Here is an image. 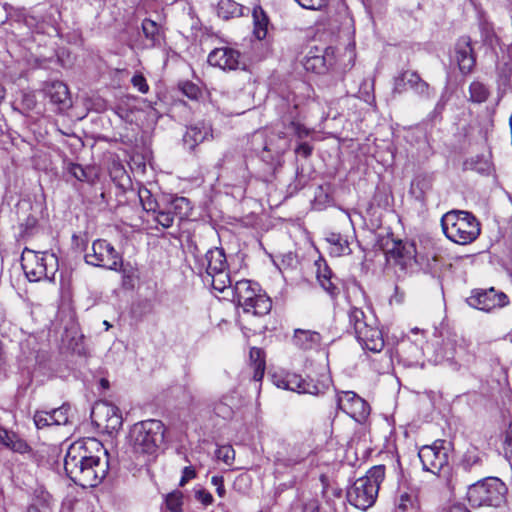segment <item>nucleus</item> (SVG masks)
Here are the masks:
<instances>
[{"instance_id":"nucleus-39","label":"nucleus","mask_w":512,"mask_h":512,"mask_svg":"<svg viewBox=\"0 0 512 512\" xmlns=\"http://www.w3.org/2000/svg\"><path fill=\"white\" fill-rule=\"evenodd\" d=\"M68 173L73 176L75 179L81 182H93L94 174L92 168H84L76 163H69L67 166Z\"/></svg>"},{"instance_id":"nucleus-19","label":"nucleus","mask_w":512,"mask_h":512,"mask_svg":"<svg viewBox=\"0 0 512 512\" xmlns=\"http://www.w3.org/2000/svg\"><path fill=\"white\" fill-rule=\"evenodd\" d=\"M277 463L291 468L301 464L313 465V450L309 445L303 443L289 446L284 454H278Z\"/></svg>"},{"instance_id":"nucleus-9","label":"nucleus","mask_w":512,"mask_h":512,"mask_svg":"<svg viewBox=\"0 0 512 512\" xmlns=\"http://www.w3.org/2000/svg\"><path fill=\"white\" fill-rule=\"evenodd\" d=\"M348 318L354 329L356 339L363 349L373 353H379L383 350L385 345L383 334L374 319L369 321L364 312L356 307L349 310Z\"/></svg>"},{"instance_id":"nucleus-16","label":"nucleus","mask_w":512,"mask_h":512,"mask_svg":"<svg viewBox=\"0 0 512 512\" xmlns=\"http://www.w3.org/2000/svg\"><path fill=\"white\" fill-rule=\"evenodd\" d=\"M337 407L357 422H363L370 414L369 404L353 391H341L336 395Z\"/></svg>"},{"instance_id":"nucleus-37","label":"nucleus","mask_w":512,"mask_h":512,"mask_svg":"<svg viewBox=\"0 0 512 512\" xmlns=\"http://www.w3.org/2000/svg\"><path fill=\"white\" fill-rule=\"evenodd\" d=\"M484 453L479 451L476 447L467 449L463 455L462 465L465 470H471L474 467L481 466L484 459Z\"/></svg>"},{"instance_id":"nucleus-3","label":"nucleus","mask_w":512,"mask_h":512,"mask_svg":"<svg viewBox=\"0 0 512 512\" xmlns=\"http://www.w3.org/2000/svg\"><path fill=\"white\" fill-rule=\"evenodd\" d=\"M195 268L205 283L214 290L224 292L231 287L232 279L227 272V260L222 248L209 249L203 256H195Z\"/></svg>"},{"instance_id":"nucleus-52","label":"nucleus","mask_w":512,"mask_h":512,"mask_svg":"<svg viewBox=\"0 0 512 512\" xmlns=\"http://www.w3.org/2000/svg\"><path fill=\"white\" fill-rule=\"evenodd\" d=\"M297 139L300 142L295 148V153L304 158L309 157L312 154L313 146L310 143L303 141L305 138H303V139L297 138Z\"/></svg>"},{"instance_id":"nucleus-42","label":"nucleus","mask_w":512,"mask_h":512,"mask_svg":"<svg viewBox=\"0 0 512 512\" xmlns=\"http://www.w3.org/2000/svg\"><path fill=\"white\" fill-rule=\"evenodd\" d=\"M418 270L429 272L436 267L437 257L434 253L427 252L422 254L417 251Z\"/></svg>"},{"instance_id":"nucleus-53","label":"nucleus","mask_w":512,"mask_h":512,"mask_svg":"<svg viewBox=\"0 0 512 512\" xmlns=\"http://www.w3.org/2000/svg\"><path fill=\"white\" fill-rule=\"evenodd\" d=\"M504 453L506 458L509 461H512V422L509 425V428L506 432V437L504 441Z\"/></svg>"},{"instance_id":"nucleus-14","label":"nucleus","mask_w":512,"mask_h":512,"mask_svg":"<svg viewBox=\"0 0 512 512\" xmlns=\"http://www.w3.org/2000/svg\"><path fill=\"white\" fill-rule=\"evenodd\" d=\"M85 261L90 265L115 271L122 265L120 254L109 242L101 239L93 242L91 252L85 255Z\"/></svg>"},{"instance_id":"nucleus-41","label":"nucleus","mask_w":512,"mask_h":512,"mask_svg":"<svg viewBox=\"0 0 512 512\" xmlns=\"http://www.w3.org/2000/svg\"><path fill=\"white\" fill-rule=\"evenodd\" d=\"M165 505L170 512H182L183 508V493L179 490H174L165 496Z\"/></svg>"},{"instance_id":"nucleus-8","label":"nucleus","mask_w":512,"mask_h":512,"mask_svg":"<svg viewBox=\"0 0 512 512\" xmlns=\"http://www.w3.org/2000/svg\"><path fill=\"white\" fill-rule=\"evenodd\" d=\"M21 266L31 282L52 280L58 270V258L49 251L37 252L25 248L21 255Z\"/></svg>"},{"instance_id":"nucleus-21","label":"nucleus","mask_w":512,"mask_h":512,"mask_svg":"<svg viewBox=\"0 0 512 512\" xmlns=\"http://www.w3.org/2000/svg\"><path fill=\"white\" fill-rule=\"evenodd\" d=\"M455 60L462 73L471 72L475 65V57L469 37H461L455 46Z\"/></svg>"},{"instance_id":"nucleus-54","label":"nucleus","mask_w":512,"mask_h":512,"mask_svg":"<svg viewBox=\"0 0 512 512\" xmlns=\"http://www.w3.org/2000/svg\"><path fill=\"white\" fill-rule=\"evenodd\" d=\"M249 356L252 366H257L258 364H260V362L265 363L264 352L260 348L252 347L250 349Z\"/></svg>"},{"instance_id":"nucleus-23","label":"nucleus","mask_w":512,"mask_h":512,"mask_svg":"<svg viewBox=\"0 0 512 512\" xmlns=\"http://www.w3.org/2000/svg\"><path fill=\"white\" fill-rule=\"evenodd\" d=\"M209 137H212L211 126L205 122H198L187 128L183 140L186 145L193 149Z\"/></svg>"},{"instance_id":"nucleus-34","label":"nucleus","mask_w":512,"mask_h":512,"mask_svg":"<svg viewBox=\"0 0 512 512\" xmlns=\"http://www.w3.org/2000/svg\"><path fill=\"white\" fill-rule=\"evenodd\" d=\"M467 169L474 170L480 174H489L492 170V164L488 155H477L471 157L465 162Z\"/></svg>"},{"instance_id":"nucleus-59","label":"nucleus","mask_w":512,"mask_h":512,"mask_svg":"<svg viewBox=\"0 0 512 512\" xmlns=\"http://www.w3.org/2000/svg\"><path fill=\"white\" fill-rule=\"evenodd\" d=\"M407 82L406 79H404V72H402L400 75L395 77L394 79V87L393 91L395 93H402L406 89Z\"/></svg>"},{"instance_id":"nucleus-62","label":"nucleus","mask_w":512,"mask_h":512,"mask_svg":"<svg viewBox=\"0 0 512 512\" xmlns=\"http://www.w3.org/2000/svg\"><path fill=\"white\" fill-rule=\"evenodd\" d=\"M451 512H470L465 506L461 504L454 505L451 508Z\"/></svg>"},{"instance_id":"nucleus-12","label":"nucleus","mask_w":512,"mask_h":512,"mask_svg":"<svg viewBox=\"0 0 512 512\" xmlns=\"http://www.w3.org/2000/svg\"><path fill=\"white\" fill-rule=\"evenodd\" d=\"M450 445L445 440H436L419 449L418 456L425 471L439 474L449 464Z\"/></svg>"},{"instance_id":"nucleus-61","label":"nucleus","mask_w":512,"mask_h":512,"mask_svg":"<svg viewBox=\"0 0 512 512\" xmlns=\"http://www.w3.org/2000/svg\"><path fill=\"white\" fill-rule=\"evenodd\" d=\"M265 366H266V363H262V362H260V364H258L257 366H253V370H254L253 379L255 382H259L262 380V378L264 376V372H265Z\"/></svg>"},{"instance_id":"nucleus-49","label":"nucleus","mask_w":512,"mask_h":512,"mask_svg":"<svg viewBox=\"0 0 512 512\" xmlns=\"http://www.w3.org/2000/svg\"><path fill=\"white\" fill-rule=\"evenodd\" d=\"M131 83L135 89H137L139 92L145 94L149 90V85L147 84V81L145 77L141 73H136L132 79Z\"/></svg>"},{"instance_id":"nucleus-25","label":"nucleus","mask_w":512,"mask_h":512,"mask_svg":"<svg viewBox=\"0 0 512 512\" xmlns=\"http://www.w3.org/2000/svg\"><path fill=\"white\" fill-rule=\"evenodd\" d=\"M0 444L8 448L9 450L19 453L26 454L31 451L28 443L20 437L18 434L8 431L0 426Z\"/></svg>"},{"instance_id":"nucleus-50","label":"nucleus","mask_w":512,"mask_h":512,"mask_svg":"<svg viewBox=\"0 0 512 512\" xmlns=\"http://www.w3.org/2000/svg\"><path fill=\"white\" fill-rule=\"evenodd\" d=\"M301 7L309 10H320L327 4V0H295Z\"/></svg>"},{"instance_id":"nucleus-29","label":"nucleus","mask_w":512,"mask_h":512,"mask_svg":"<svg viewBox=\"0 0 512 512\" xmlns=\"http://www.w3.org/2000/svg\"><path fill=\"white\" fill-rule=\"evenodd\" d=\"M303 66L307 71L321 74L328 69L327 58L325 55L310 51L304 59Z\"/></svg>"},{"instance_id":"nucleus-32","label":"nucleus","mask_w":512,"mask_h":512,"mask_svg":"<svg viewBox=\"0 0 512 512\" xmlns=\"http://www.w3.org/2000/svg\"><path fill=\"white\" fill-rule=\"evenodd\" d=\"M289 145V141L286 139L284 133L281 132L277 137H269L268 140L265 141L263 149L264 151L271 152L276 156H281L287 151Z\"/></svg>"},{"instance_id":"nucleus-22","label":"nucleus","mask_w":512,"mask_h":512,"mask_svg":"<svg viewBox=\"0 0 512 512\" xmlns=\"http://www.w3.org/2000/svg\"><path fill=\"white\" fill-rule=\"evenodd\" d=\"M141 27L145 41L138 42L129 40V46L133 49H144L155 46L159 41V25L151 19H144Z\"/></svg>"},{"instance_id":"nucleus-1","label":"nucleus","mask_w":512,"mask_h":512,"mask_svg":"<svg viewBox=\"0 0 512 512\" xmlns=\"http://www.w3.org/2000/svg\"><path fill=\"white\" fill-rule=\"evenodd\" d=\"M64 469L75 484L83 488L96 487L107 476L108 452L95 438L77 441L66 452Z\"/></svg>"},{"instance_id":"nucleus-13","label":"nucleus","mask_w":512,"mask_h":512,"mask_svg":"<svg viewBox=\"0 0 512 512\" xmlns=\"http://www.w3.org/2000/svg\"><path fill=\"white\" fill-rule=\"evenodd\" d=\"M387 261L398 267L404 273H414L418 271L417 248L411 241H396L393 247L386 251Z\"/></svg>"},{"instance_id":"nucleus-11","label":"nucleus","mask_w":512,"mask_h":512,"mask_svg":"<svg viewBox=\"0 0 512 512\" xmlns=\"http://www.w3.org/2000/svg\"><path fill=\"white\" fill-rule=\"evenodd\" d=\"M434 361L436 363L447 362L454 368H458L471 359L468 345L464 339H458L455 334L449 333L445 339L436 344Z\"/></svg>"},{"instance_id":"nucleus-24","label":"nucleus","mask_w":512,"mask_h":512,"mask_svg":"<svg viewBox=\"0 0 512 512\" xmlns=\"http://www.w3.org/2000/svg\"><path fill=\"white\" fill-rule=\"evenodd\" d=\"M322 337L316 331L296 329L294 331L293 343L302 350H315L321 345Z\"/></svg>"},{"instance_id":"nucleus-43","label":"nucleus","mask_w":512,"mask_h":512,"mask_svg":"<svg viewBox=\"0 0 512 512\" xmlns=\"http://www.w3.org/2000/svg\"><path fill=\"white\" fill-rule=\"evenodd\" d=\"M71 407L69 405H62L59 408L53 409L51 411L54 425L60 426V425H66L69 422L70 416H71Z\"/></svg>"},{"instance_id":"nucleus-26","label":"nucleus","mask_w":512,"mask_h":512,"mask_svg":"<svg viewBox=\"0 0 512 512\" xmlns=\"http://www.w3.org/2000/svg\"><path fill=\"white\" fill-rule=\"evenodd\" d=\"M249 12V8L234 0H220L217 5V14L224 20L240 17Z\"/></svg>"},{"instance_id":"nucleus-31","label":"nucleus","mask_w":512,"mask_h":512,"mask_svg":"<svg viewBox=\"0 0 512 512\" xmlns=\"http://www.w3.org/2000/svg\"><path fill=\"white\" fill-rule=\"evenodd\" d=\"M327 241L330 244L331 255L340 257L351 253L348 240L342 237L340 234L331 233L327 237Z\"/></svg>"},{"instance_id":"nucleus-64","label":"nucleus","mask_w":512,"mask_h":512,"mask_svg":"<svg viewBox=\"0 0 512 512\" xmlns=\"http://www.w3.org/2000/svg\"><path fill=\"white\" fill-rule=\"evenodd\" d=\"M218 413H222L223 417L229 416L231 414L230 408H225V411H222L220 407H216Z\"/></svg>"},{"instance_id":"nucleus-55","label":"nucleus","mask_w":512,"mask_h":512,"mask_svg":"<svg viewBox=\"0 0 512 512\" xmlns=\"http://www.w3.org/2000/svg\"><path fill=\"white\" fill-rule=\"evenodd\" d=\"M195 498L205 506H208L213 502L211 493L203 488L195 491Z\"/></svg>"},{"instance_id":"nucleus-5","label":"nucleus","mask_w":512,"mask_h":512,"mask_svg":"<svg viewBox=\"0 0 512 512\" xmlns=\"http://www.w3.org/2000/svg\"><path fill=\"white\" fill-rule=\"evenodd\" d=\"M384 478V465L371 467L363 477L355 480L348 488L347 499L349 503L361 510H367L373 506Z\"/></svg>"},{"instance_id":"nucleus-7","label":"nucleus","mask_w":512,"mask_h":512,"mask_svg":"<svg viewBox=\"0 0 512 512\" xmlns=\"http://www.w3.org/2000/svg\"><path fill=\"white\" fill-rule=\"evenodd\" d=\"M441 226L445 236L451 241L466 245L480 234V223L476 217L467 211H450L441 219Z\"/></svg>"},{"instance_id":"nucleus-58","label":"nucleus","mask_w":512,"mask_h":512,"mask_svg":"<svg viewBox=\"0 0 512 512\" xmlns=\"http://www.w3.org/2000/svg\"><path fill=\"white\" fill-rule=\"evenodd\" d=\"M211 483L216 487V493L219 497H224L225 495V487H224V479L222 476L215 475L211 478Z\"/></svg>"},{"instance_id":"nucleus-48","label":"nucleus","mask_w":512,"mask_h":512,"mask_svg":"<svg viewBox=\"0 0 512 512\" xmlns=\"http://www.w3.org/2000/svg\"><path fill=\"white\" fill-rule=\"evenodd\" d=\"M373 91V84H369L367 81H364L359 90L360 98H362L366 103L372 104L375 100Z\"/></svg>"},{"instance_id":"nucleus-38","label":"nucleus","mask_w":512,"mask_h":512,"mask_svg":"<svg viewBox=\"0 0 512 512\" xmlns=\"http://www.w3.org/2000/svg\"><path fill=\"white\" fill-rule=\"evenodd\" d=\"M149 215H151L152 219L163 228H170L175 220L163 201L161 202V205L155 209V212H151Z\"/></svg>"},{"instance_id":"nucleus-27","label":"nucleus","mask_w":512,"mask_h":512,"mask_svg":"<svg viewBox=\"0 0 512 512\" xmlns=\"http://www.w3.org/2000/svg\"><path fill=\"white\" fill-rule=\"evenodd\" d=\"M163 203L170 210L174 219L182 220L187 218L192 209L190 201L185 197H173L169 201H163Z\"/></svg>"},{"instance_id":"nucleus-30","label":"nucleus","mask_w":512,"mask_h":512,"mask_svg":"<svg viewBox=\"0 0 512 512\" xmlns=\"http://www.w3.org/2000/svg\"><path fill=\"white\" fill-rule=\"evenodd\" d=\"M52 496L44 490L36 493L31 504L27 508V512H51Z\"/></svg>"},{"instance_id":"nucleus-36","label":"nucleus","mask_w":512,"mask_h":512,"mask_svg":"<svg viewBox=\"0 0 512 512\" xmlns=\"http://www.w3.org/2000/svg\"><path fill=\"white\" fill-rule=\"evenodd\" d=\"M469 95L471 102L480 104L488 99L490 91L484 83L473 81L469 86Z\"/></svg>"},{"instance_id":"nucleus-28","label":"nucleus","mask_w":512,"mask_h":512,"mask_svg":"<svg viewBox=\"0 0 512 512\" xmlns=\"http://www.w3.org/2000/svg\"><path fill=\"white\" fill-rule=\"evenodd\" d=\"M332 271L330 268L324 264H318L317 270V279L322 286V288L332 297L336 296L339 293V289L337 285L332 280Z\"/></svg>"},{"instance_id":"nucleus-56","label":"nucleus","mask_w":512,"mask_h":512,"mask_svg":"<svg viewBox=\"0 0 512 512\" xmlns=\"http://www.w3.org/2000/svg\"><path fill=\"white\" fill-rule=\"evenodd\" d=\"M196 477V471L192 466H186L182 470V476L179 482L180 486H184L190 480Z\"/></svg>"},{"instance_id":"nucleus-60","label":"nucleus","mask_w":512,"mask_h":512,"mask_svg":"<svg viewBox=\"0 0 512 512\" xmlns=\"http://www.w3.org/2000/svg\"><path fill=\"white\" fill-rule=\"evenodd\" d=\"M412 504V498L409 494L404 493L400 496L397 508L402 511H406L408 506Z\"/></svg>"},{"instance_id":"nucleus-44","label":"nucleus","mask_w":512,"mask_h":512,"mask_svg":"<svg viewBox=\"0 0 512 512\" xmlns=\"http://www.w3.org/2000/svg\"><path fill=\"white\" fill-rule=\"evenodd\" d=\"M34 423L38 429L53 426L54 421L51 411H37L34 415Z\"/></svg>"},{"instance_id":"nucleus-46","label":"nucleus","mask_w":512,"mask_h":512,"mask_svg":"<svg viewBox=\"0 0 512 512\" xmlns=\"http://www.w3.org/2000/svg\"><path fill=\"white\" fill-rule=\"evenodd\" d=\"M106 408H117V407L115 405L108 404V403L97 404L92 411V416L95 417V421L97 424H98V422H100L101 419L111 418L112 415L110 412L108 414Z\"/></svg>"},{"instance_id":"nucleus-20","label":"nucleus","mask_w":512,"mask_h":512,"mask_svg":"<svg viewBox=\"0 0 512 512\" xmlns=\"http://www.w3.org/2000/svg\"><path fill=\"white\" fill-rule=\"evenodd\" d=\"M44 93L50 102L57 106L59 111H64L71 106L68 87L60 81H52L45 84Z\"/></svg>"},{"instance_id":"nucleus-6","label":"nucleus","mask_w":512,"mask_h":512,"mask_svg":"<svg viewBox=\"0 0 512 512\" xmlns=\"http://www.w3.org/2000/svg\"><path fill=\"white\" fill-rule=\"evenodd\" d=\"M229 289L232 290L233 301L244 313L261 317L270 312L272 302L257 282L238 280Z\"/></svg>"},{"instance_id":"nucleus-47","label":"nucleus","mask_w":512,"mask_h":512,"mask_svg":"<svg viewBox=\"0 0 512 512\" xmlns=\"http://www.w3.org/2000/svg\"><path fill=\"white\" fill-rule=\"evenodd\" d=\"M414 93L424 99H430L434 96V89L430 85L421 79L418 84L413 88Z\"/></svg>"},{"instance_id":"nucleus-33","label":"nucleus","mask_w":512,"mask_h":512,"mask_svg":"<svg viewBox=\"0 0 512 512\" xmlns=\"http://www.w3.org/2000/svg\"><path fill=\"white\" fill-rule=\"evenodd\" d=\"M253 22L254 29L253 33L258 40H262L266 37L268 32V18L264 11L260 7L253 9Z\"/></svg>"},{"instance_id":"nucleus-63","label":"nucleus","mask_w":512,"mask_h":512,"mask_svg":"<svg viewBox=\"0 0 512 512\" xmlns=\"http://www.w3.org/2000/svg\"><path fill=\"white\" fill-rule=\"evenodd\" d=\"M338 115H339L338 112L332 114L331 110H329L327 113H323L322 120H326L330 116H332L333 119H336Z\"/></svg>"},{"instance_id":"nucleus-57","label":"nucleus","mask_w":512,"mask_h":512,"mask_svg":"<svg viewBox=\"0 0 512 512\" xmlns=\"http://www.w3.org/2000/svg\"><path fill=\"white\" fill-rule=\"evenodd\" d=\"M404 79H406L407 85L413 90L422 78L415 71H404Z\"/></svg>"},{"instance_id":"nucleus-51","label":"nucleus","mask_w":512,"mask_h":512,"mask_svg":"<svg viewBox=\"0 0 512 512\" xmlns=\"http://www.w3.org/2000/svg\"><path fill=\"white\" fill-rule=\"evenodd\" d=\"M182 92L190 99H197L200 95V89L191 82H185L181 86Z\"/></svg>"},{"instance_id":"nucleus-40","label":"nucleus","mask_w":512,"mask_h":512,"mask_svg":"<svg viewBox=\"0 0 512 512\" xmlns=\"http://www.w3.org/2000/svg\"><path fill=\"white\" fill-rule=\"evenodd\" d=\"M138 194L142 207L148 214L155 212V209L161 205V202H158L152 193L146 188L139 189Z\"/></svg>"},{"instance_id":"nucleus-18","label":"nucleus","mask_w":512,"mask_h":512,"mask_svg":"<svg viewBox=\"0 0 512 512\" xmlns=\"http://www.w3.org/2000/svg\"><path fill=\"white\" fill-rule=\"evenodd\" d=\"M467 303L475 309L488 312L495 308L504 307L508 303V298L503 292L490 288L474 290L467 299Z\"/></svg>"},{"instance_id":"nucleus-45","label":"nucleus","mask_w":512,"mask_h":512,"mask_svg":"<svg viewBox=\"0 0 512 512\" xmlns=\"http://www.w3.org/2000/svg\"><path fill=\"white\" fill-rule=\"evenodd\" d=\"M216 457L229 465L235 458V451L232 446L224 445L216 450Z\"/></svg>"},{"instance_id":"nucleus-17","label":"nucleus","mask_w":512,"mask_h":512,"mask_svg":"<svg viewBox=\"0 0 512 512\" xmlns=\"http://www.w3.org/2000/svg\"><path fill=\"white\" fill-rule=\"evenodd\" d=\"M207 61L211 66L223 71L245 69L246 66L240 51L229 46L213 49L209 53Z\"/></svg>"},{"instance_id":"nucleus-10","label":"nucleus","mask_w":512,"mask_h":512,"mask_svg":"<svg viewBox=\"0 0 512 512\" xmlns=\"http://www.w3.org/2000/svg\"><path fill=\"white\" fill-rule=\"evenodd\" d=\"M507 487L497 477H489L471 485L467 499L472 507H499L505 501Z\"/></svg>"},{"instance_id":"nucleus-35","label":"nucleus","mask_w":512,"mask_h":512,"mask_svg":"<svg viewBox=\"0 0 512 512\" xmlns=\"http://www.w3.org/2000/svg\"><path fill=\"white\" fill-rule=\"evenodd\" d=\"M107 412L111 413V418L101 419L98 426L104 428L107 432L112 433L121 428L123 420L120 410L118 408H106Z\"/></svg>"},{"instance_id":"nucleus-2","label":"nucleus","mask_w":512,"mask_h":512,"mask_svg":"<svg viewBox=\"0 0 512 512\" xmlns=\"http://www.w3.org/2000/svg\"><path fill=\"white\" fill-rule=\"evenodd\" d=\"M313 96V88L305 82H299L285 98L288 106V115L284 117L283 122L287 130L299 139L312 137L315 132L314 129L306 127L301 122L307 118L305 107L319 105Z\"/></svg>"},{"instance_id":"nucleus-15","label":"nucleus","mask_w":512,"mask_h":512,"mask_svg":"<svg viewBox=\"0 0 512 512\" xmlns=\"http://www.w3.org/2000/svg\"><path fill=\"white\" fill-rule=\"evenodd\" d=\"M272 379L273 383L278 388L299 394L318 395L323 391V386L314 383L312 380L303 379L300 375L295 373H275Z\"/></svg>"},{"instance_id":"nucleus-4","label":"nucleus","mask_w":512,"mask_h":512,"mask_svg":"<svg viewBox=\"0 0 512 512\" xmlns=\"http://www.w3.org/2000/svg\"><path fill=\"white\" fill-rule=\"evenodd\" d=\"M165 426L160 420L150 419L132 426L130 445L137 455L155 456L165 441Z\"/></svg>"}]
</instances>
